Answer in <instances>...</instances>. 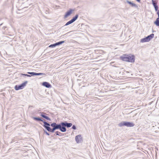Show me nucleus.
Masks as SVG:
<instances>
[{"label":"nucleus","instance_id":"obj_13","mask_svg":"<svg viewBox=\"0 0 159 159\" xmlns=\"http://www.w3.org/2000/svg\"><path fill=\"white\" fill-rule=\"evenodd\" d=\"M154 37V34L152 33L149 35H148L146 37L148 39L149 41H150Z\"/></svg>","mask_w":159,"mask_h":159},{"label":"nucleus","instance_id":"obj_12","mask_svg":"<svg viewBox=\"0 0 159 159\" xmlns=\"http://www.w3.org/2000/svg\"><path fill=\"white\" fill-rule=\"evenodd\" d=\"M42 85L47 88H50L52 87V85L48 82H43Z\"/></svg>","mask_w":159,"mask_h":159},{"label":"nucleus","instance_id":"obj_20","mask_svg":"<svg viewBox=\"0 0 159 159\" xmlns=\"http://www.w3.org/2000/svg\"><path fill=\"white\" fill-rule=\"evenodd\" d=\"M45 75V74L44 73H37L35 72V76L40 75Z\"/></svg>","mask_w":159,"mask_h":159},{"label":"nucleus","instance_id":"obj_1","mask_svg":"<svg viewBox=\"0 0 159 159\" xmlns=\"http://www.w3.org/2000/svg\"><path fill=\"white\" fill-rule=\"evenodd\" d=\"M72 125V123H68L66 121L60 122L59 124L53 122L51 124V126L52 127L51 132L53 133L57 129H59L61 132H65L66 131V127L69 128Z\"/></svg>","mask_w":159,"mask_h":159},{"label":"nucleus","instance_id":"obj_24","mask_svg":"<svg viewBox=\"0 0 159 159\" xmlns=\"http://www.w3.org/2000/svg\"><path fill=\"white\" fill-rule=\"evenodd\" d=\"M43 131H44V133L46 135H50L49 133H48V132H47L46 130L44 129Z\"/></svg>","mask_w":159,"mask_h":159},{"label":"nucleus","instance_id":"obj_14","mask_svg":"<svg viewBox=\"0 0 159 159\" xmlns=\"http://www.w3.org/2000/svg\"><path fill=\"white\" fill-rule=\"evenodd\" d=\"M148 42H149V41L148 39L146 37H145L141 39L140 40V42L141 43H144Z\"/></svg>","mask_w":159,"mask_h":159},{"label":"nucleus","instance_id":"obj_7","mask_svg":"<svg viewBox=\"0 0 159 159\" xmlns=\"http://www.w3.org/2000/svg\"><path fill=\"white\" fill-rule=\"evenodd\" d=\"M75 140L78 143H81L83 140V138L81 135L79 134L76 136L75 137Z\"/></svg>","mask_w":159,"mask_h":159},{"label":"nucleus","instance_id":"obj_10","mask_svg":"<svg viewBox=\"0 0 159 159\" xmlns=\"http://www.w3.org/2000/svg\"><path fill=\"white\" fill-rule=\"evenodd\" d=\"M40 113L41 114L40 116L41 117L48 120H51V119L49 117L46 115H47V114L46 113L44 112H41Z\"/></svg>","mask_w":159,"mask_h":159},{"label":"nucleus","instance_id":"obj_28","mask_svg":"<svg viewBox=\"0 0 159 159\" xmlns=\"http://www.w3.org/2000/svg\"><path fill=\"white\" fill-rule=\"evenodd\" d=\"M65 35V34L63 35H62L61 36H64Z\"/></svg>","mask_w":159,"mask_h":159},{"label":"nucleus","instance_id":"obj_18","mask_svg":"<svg viewBox=\"0 0 159 159\" xmlns=\"http://www.w3.org/2000/svg\"><path fill=\"white\" fill-rule=\"evenodd\" d=\"M65 42V41H59V42H57V43H56L57 45V46L59 45H60L62 44V43H64Z\"/></svg>","mask_w":159,"mask_h":159},{"label":"nucleus","instance_id":"obj_23","mask_svg":"<svg viewBox=\"0 0 159 159\" xmlns=\"http://www.w3.org/2000/svg\"><path fill=\"white\" fill-rule=\"evenodd\" d=\"M154 7V9H155V10L156 11H158V10L159 7L157 5Z\"/></svg>","mask_w":159,"mask_h":159},{"label":"nucleus","instance_id":"obj_9","mask_svg":"<svg viewBox=\"0 0 159 159\" xmlns=\"http://www.w3.org/2000/svg\"><path fill=\"white\" fill-rule=\"evenodd\" d=\"M40 113L41 114L40 116L41 117L48 120H51V119L49 117L46 115H47V114L46 113L44 112H41Z\"/></svg>","mask_w":159,"mask_h":159},{"label":"nucleus","instance_id":"obj_17","mask_svg":"<svg viewBox=\"0 0 159 159\" xmlns=\"http://www.w3.org/2000/svg\"><path fill=\"white\" fill-rule=\"evenodd\" d=\"M154 24L157 26H158V25H159V20L158 18H157L156 20L154 22Z\"/></svg>","mask_w":159,"mask_h":159},{"label":"nucleus","instance_id":"obj_15","mask_svg":"<svg viewBox=\"0 0 159 159\" xmlns=\"http://www.w3.org/2000/svg\"><path fill=\"white\" fill-rule=\"evenodd\" d=\"M55 134L54 135H55V134L59 136H63L64 135V134H63L58 131H56L55 132Z\"/></svg>","mask_w":159,"mask_h":159},{"label":"nucleus","instance_id":"obj_4","mask_svg":"<svg viewBox=\"0 0 159 159\" xmlns=\"http://www.w3.org/2000/svg\"><path fill=\"white\" fill-rule=\"evenodd\" d=\"M134 124L132 122L123 121L120 123L118 125L120 127L126 126L128 127H133L134 126Z\"/></svg>","mask_w":159,"mask_h":159},{"label":"nucleus","instance_id":"obj_2","mask_svg":"<svg viewBox=\"0 0 159 159\" xmlns=\"http://www.w3.org/2000/svg\"><path fill=\"white\" fill-rule=\"evenodd\" d=\"M135 56L131 54H123L120 57V59L124 61L134 63L135 61Z\"/></svg>","mask_w":159,"mask_h":159},{"label":"nucleus","instance_id":"obj_29","mask_svg":"<svg viewBox=\"0 0 159 159\" xmlns=\"http://www.w3.org/2000/svg\"><path fill=\"white\" fill-rule=\"evenodd\" d=\"M157 18H158L159 19V17H158Z\"/></svg>","mask_w":159,"mask_h":159},{"label":"nucleus","instance_id":"obj_6","mask_svg":"<svg viewBox=\"0 0 159 159\" xmlns=\"http://www.w3.org/2000/svg\"><path fill=\"white\" fill-rule=\"evenodd\" d=\"M78 16H79L78 14H76L75 15V16H74V17H73L72 18L71 20H69V21L67 22L65 24V25L64 26H67V25L73 23L78 19Z\"/></svg>","mask_w":159,"mask_h":159},{"label":"nucleus","instance_id":"obj_25","mask_svg":"<svg viewBox=\"0 0 159 159\" xmlns=\"http://www.w3.org/2000/svg\"><path fill=\"white\" fill-rule=\"evenodd\" d=\"M71 128L74 130H76V126L75 125H73Z\"/></svg>","mask_w":159,"mask_h":159},{"label":"nucleus","instance_id":"obj_26","mask_svg":"<svg viewBox=\"0 0 159 159\" xmlns=\"http://www.w3.org/2000/svg\"><path fill=\"white\" fill-rule=\"evenodd\" d=\"M157 14L158 15V17H159V9L157 11Z\"/></svg>","mask_w":159,"mask_h":159},{"label":"nucleus","instance_id":"obj_5","mask_svg":"<svg viewBox=\"0 0 159 159\" xmlns=\"http://www.w3.org/2000/svg\"><path fill=\"white\" fill-rule=\"evenodd\" d=\"M28 82L27 81H25L21 84L19 85H16L14 87V89L16 90H18L20 89H22L25 86Z\"/></svg>","mask_w":159,"mask_h":159},{"label":"nucleus","instance_id":"obj_8","mask_svg":"<svg viewBox=\"0 0 159 159\" xmlns=\"http://www.w3.org/2000/svg\"><path fill=\"white\" fill-rule=\"evenodd\" d=\"M74 11V9H70L66 13L64 16V18H66L70 16L72 13V12Z\"/></svg>","mask_w":159,"mask_h":159},{"label":"nucleus","instance_id":"obj_19","mask_svg":"<svg viewBox=\"0 0 159 159\" xmlns=\"http://www.w3.org/2000/svg\"><path fill=\"white\" fill-rule=\"evenodd\" d=\"M56 46H57V44H56V43H55L54 44H51L48 46V47L53 48L55 47Z\"/></svg>","mask_w":159,"mask_h":159},{"label":"nucleus","instance_id":"obj_16","mask_svg":"<svg viewBox=\"0 0 159 159\" xmlns=\"http://www.w3.org/2000/svg\"><path fill=\"white\" fill-rule=\"evenodd\" d=\"M20 76V77H30L31 76L28 74H24L23 73H20L19 74Z\"/></svg>","mask_w":159,"mask_h":159},{"label":"nucleus","instance_id":"obj_27","mask_svg":"<svg viewBox=\"0 0 159 159\" xmlns=\"http://www.w3.org/2000/svg\"><path fill=\"white\" fill-rule=\"evenodd\" d=\"M139 80H142V79H140V78Z\"/></svg>","mask_w":159,"mask_h":159},{"label":"nucleus","instance_id":"obj_11","mask_svg":"<svg viewBox=\"0 0 159 159\" xmlns=\"http://www.w3.org/2000/svg\"><path fill=\"white\" fill-rule=\"evenodd\" d=\"M126 2L129 4L132 7H134L136 8H137V9H138V5H137L136 4L133 3L132 2H131V1H129L128 0H127L126 1Z\"/></svg>","mask_w":159,"mask_h":159},{"label":"nucleus","instance_id":"obj_3","mask_svg":"<svg viewBox=\"0 0 159 159\" xmlns=\"http://www.w3.org/2000/svg\"><path fill=\"white\" fill-rule=\"evenodd\" d=\"M32 118L35 120L40 122L42 121L44 123L43 126V127L47 129V130L49 132H51L52 128L50 127L51 126V124L45 121H44L42 118L39 117H33Z\"/></svg>","mask_w":159,"mask_h":159},{"label":"nucleus","instance_id":"obj_22","mask_svg":"<svg viewBox=\"0 0 159 159\" xmlns=\"http://www.w3.org/2000/svg\"><path fill=\"white\" fill-rule=\"evenodd\" d=\"M152 3L154 7H155V6L157 5V3L154 2V0H152Z\"/></svg>","mask_w":159,"mask_h":159},{"label":"nucleus","instance_id":"obj_21","mask_svg":"<svg viewBox=\"0 0 159 159\" xmlns=\"http://www.w3.org/2000/svg\"><path fill=\"white\" fill-rule=\"evenodd\" d=\"M27 73L31 75V76H34L35 75V72H28Z\"/></svg>","mask_w":159,"mask_h":159}]
</instances>
